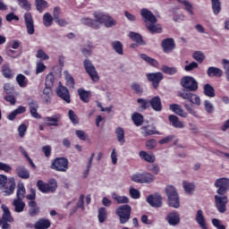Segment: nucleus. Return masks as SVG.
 I'll list each match as a JSON object with an SVG mask.
<instances>
[{"mask_svg":"<svg viewBox=\"0 0 229 229\" xmlns=\"http://www.w3.org/2000/svg\"><path fill=\"white\" fill-rule=\"evenodd\" d=\"M181 86L184 89L177 92L178 97L187 99L190 103L199 106L201 105V99L198 95L192 93L198 90V81L191 76H185L181 80Z\"/></svg>","mask_w":229,"mask_h":229,"instance_id":"nucleus-1","label":"nucleus"},{"mask_svg":"<svg viewBox=\"0 0 229 229\" xmlns=\"http://www.w3.org/2000/svg\"><path fill=\"white\" fill-rule=\"evenodd\" d=\"M141 16L145 19L146 27L151 33H162V27L157 24V17L148 9L140 11Z\"/></svg>","mask_w":229,"mask_h":229,"instance_id":"nucleus-2","label":"nucleus"},{"mask_svg":"<svg viewBox=\"0 0 229 229\" xmlns=\"http://www.w3.org/2000/svg\"><path fill=\"white\" fill-rule=\"evenodd\" d=\"M37 187L43 194H51L56 192L58 189V182L56 179H51L48 182H44L42 180L37 182Z\"/></svg>","mask_w":229,"mask_h":229,"instance_id":"nucleus-3","label":"nucleus"},{"mask_svg":"<svg viewBox=\"0 0 229 229\" xmlns=\"http://www.w3.org/2000/svg\"><path fill=\"white\" fill-rule=\"evenodd\" d=\"M50 168L59 173H67L69 169V159L67 157H55L52 161Z\"/></svg>","mask_w":229,"mask_h":229,"instance_id":"nucleus-4","label":"nucleus"},{"mask_svg":"<svg viewBox=\"0 0 229 229\" xmlns=\"http://www.w3.org/2000/svg\"><path fill=\"white\" fill-rule=\"evenodd\" d=\"M166 196L168 198L169 207L174 208H178L180 207V197H178V192L176 189L173 186H167L165 189Z\"/></svg>","mask_w":229,"mask_h":229,"instance_id":"nucleus-5","label":"nucleus"},{"mask_svg":"<svg viewBox=\"0 0 229 229\" xmlns=\"http://www.w3.org/2000/svg\"><path fill=\"white\" fill-rule=\"evenodd\" d=\"M7 182L8 177L4 174H0V189L2 191L4 190L5 196H12L15 192V181L11 182L9 186L6 185Z\"/></svg>","mask_w":229,"mask_h":229,"instance_id":"nucleus-6","label":"nucleus"},{"mask_svg":"<svg viewBox=\"0 0 229 229\" xmlns=\"http://www.w3.org/2000/svg\"><path fill=\"white\" fill-rule=\"evenodd\" d=\"M117 216H119L121 225H125L130 221L131 216V207L130 205H123L118 208Z\"/></svg>","mask_w":229,"mask_h":229,"instance_id":"nucleus-7","label":"nucleus"},{"mask_svg":"<svg viewBox=\"0 0 229 229\" xmlns=\"http://www.w3.org/2000/svg\"><path fill=\"white\" fill-rule=\"evenodd\" d=\"M94 18L99 24V28H101V24H105L106 28H112V26H114V20H112V17L108 14H105L104 13H94Z\"/></svg>","mask_w":229,"mask_h":229,"instance_id":"nucleus-8","label":"nucleus"},{"mask_svg":"<svg viewBox=\"0 0 229 229\" xmlns=\"http://www.w3.org/2000/svg\"><path fill=\"white\" fill-rule=\"evenodd\" d=\"M83 65L87 74H89L92 81H99V75L98 74V71H96V66H94L92 61L85 59Z\"/></svg>","mask_w":229,"mask_h":229,"instance_id":"nucleus-9","label":"nucleus"},{"mask_svg":"<svg viewBox=\"0 0 229 229\" xmlns=\"http://www.w3.org/2000/svg\"><path fill=\"white\" fill-rule=\"evenodd\" d=\"M215 205L220 214H225L226 205H228V197L226 195H215Z\"/></svg>","mask_w":229,"mask_h":229,"instance_id":"nucleus-10","label":"nucleus"},{"mask_svg":"<svg viewBox=\"0 0 229 229\" xmlns=\"http://www.w3.org/2000/svg\"><path fill=\"white\" fill-rule=\"evenodd\" d=\"M215 187L218 189L216 192L219 196H225L229 191V179L225 177L217 179L215 182Z\"/></svg>","mask_w":229,"mask_h":229,"instance_id":"nucleus-11","label":"nucleus"},{"mask_svg":"<svg viewBox=\"0 0 229 229\" xmlns=\"http://www.w3.org/2000/svg\"><path fill=\"white\" fill-rule=\"evenodd\" d=\"M55 92L57 96L63 99V101H65V103H71V94L69 93L67 87L60 84L56 88Z\"/></svg>","mask_w":229,"mask_h":229,"instance_id":"nucleus-12","label":"nucleus"},{"mask_svg":"<svg viewBox=\"0 0 229 229\" xmlns=\"http://www.w3.org/2000/svg\"><path fill=\"white\" fill-rule=\"evenodd\" d=\"M24 21H25V25L27 28L28 35H34L35 34V23L33 21V16L31 15V13H26L24 14Z\"/></svg>","mask_w":229,"mask_h":229,"instance_id":"nucleus-13","label":"nucleus"},{"mask_svg":"<svg viewBox=\"0 0 229 229\" xmlns=\"http://www.w3.org/2000/svg\"><path fill=\"white\" fill-rule=\"evenodd\" d=\"M164 75L162 72L156 73H147V80L152 82L154 89H158V85H160V81H162Z\"/></svg>","mask_w":229,"mask_h":229,"instance_id":"nucleus-14","label":"nucleus"},{"mask_svg":"<svg viewBox=\"0 0 229 229\" xmlns=\"http://www.w3.org/2000/svg\"><path fill=\"white\" fill-rule=\"evenodd\" d=\"M60 119H62V115H60V114H54L53 116L44 117V126H47L48 128H51V126H58Z\"/></svg>","mask_w":229,"mask_h":229,"instance_id":"nucleus-15","label":"nucleus"},{"mask_svg":"<svg viewBox=\"0 0 229 229\" xmlns=\"http://www.w3.org/2000/svg\"><path fill=\"white\" fill-rule=\"evenodd\" d=\"M28 215L30 217H37L40 214V207L37 204V201H29L28 202Z\"/></svg>","mask_w":229,"mask_h":229,"instance_id":"nucleus-16","label":"nucleus"},{"mask_svg":"<svg viewBox=\"0 0 229 229\" xmlns=\"http://www.w3.org/2000/svg\"><path fill=\"white\" fill-rule=\"evenodd\" d=\"M29 110L30 115L34 117V119H41L42 116L38 114V103L36 100H30L29 102Z\"/></svg>","mask_w":229,"mask_h":229,"instance_id":"nucleus-17","label":"nucleus"},{"mask_svg":"<svg viewBox=\"0 0 229 229\" xmlns=\"http://www.w3.org/2000/svg\"><path fill=\"white\" fill-rule=\"evenodd\" d=\"M195 221L196 223H198V225L200 226L201 229H208V225H207V219L203 215V210L199 209L197 211Z\"/></svg>","mask_w":229,"mask_h":229,"instance_id":"nucleus-18","label":"nucleus"},{"mask_svg":"<svg viewBox=\"0 0 229 229\" xmlns=\"http://www.w3.org/2000/svg\"><path fill=\"white\" fill-rule=\"evenodd\" d=\"M35 229H49L51 228V220L47 218H39L35 224H34Z\"/></svg>","mask_w":229,"mask_h":229,"instance_id":"nucleus-19","label":"nucleus"},{"mask_svg":"<svg viewBox=\"0 0 229 229\" xmlns=\"http://www.w3.org/2000/svg\"><path fill=\"white\" fill-rule=\"evenodd\" d=\"M81 24L88 26V28H93V30H99V23L96 20L84 17L81 19Z\"/></svg>","mask_w":229,"mask_h":229,"instance_id":"nucleus-20","label":"nucleus"},{"mask_svg":"<svg viewBox=\"0 0 229 229\" xmlns=\"http://www.w3.org/2000/svg\"><path fill=\"white\" fill-rule=\"evenodd\" d=\"M13 206L14 207V212L21 214V212H24V208H26V202L23 201L22 199H14Z\"/></svg>","mask_w":229,"mask_h":229,"instance_id":"nucleus-21","label":"nucleus"},{"mask_svg":"<svg viewBox=\"0 0 229 229\" xmlns=\"http://www.w3.org/2000/svg\"><path fill=\"white\" fill-rule=\"evenodd\" d=\"M147 201L151 207H162V197L160 195H150L147 198Z\"/></svg>","mask_w":229,"mask_h":229,"instance_id":"nucleus-22","label":"nucleus"},{"mask_svg":"<svg viewBox=\"0 0 229 229\" xmlns=\"http://www.w3.org/2000/svg\"><path fill=\"white\" fill-rule=\"evenodd\" d=\"M1 72H2V76H4V78H6L7 80H12L13 76H15L13 70L10 68V64H4L2 66Z\"/></svg>","mask_w":229,"mask_h":229,"instance_id":"nucleus-23","label":"nucleus"},{"mask_svg":"<svg viewBox=\"0 0 229 229\" xmlns=\"http://www.w3.org/2000/svg\"><path fill=\"white\" fill-rule=\"evenodd\" d=\"M2 221H5L8 223H13V216H12V213L10 212V208L6 205H2Z\"/></svg>","mask_w":229,"mask_h":229,"instance_id":"nucleus-24","label":"nucleus"},{"mask_svg":"<svg viewBox=\"0 0 229 229\" xmlns=\"http://www.w3.org/2000/svg\"><path fill=\"white\" fill-rule=\"evenodd\" d=\"M162 47L165 53H171L174 48V40H173V38H166L163 40Z\"/></svg>","mask_w":229,"mask_h":229,"instance_id":"nucleus-25","label":"nucleus"},{"mask_svg":"<svg viewBox=\"0 0 229 229\" xmlns=\"http://www.w3.org/2000/svg\"><path fill=\"white\" fill-rule=\"evenodd\" d=\"M16 174L22 180H28V178H30V171H28V169L22 165H18L16 167Z\"/></svg>","mask_w":229,"mask_h":229,"instance_id":"nucleus-26","label":"nucleus"},{"mask_svg":"<svg viewBox=\"0 0 229 229\" xmlns=\"http://www.w3.org/2000/svg\"><path fill=\"white\" fill-rule=\"evenodd\" d=\"M166 219L169 225H171L172 226H176V225L180 223V215L176 212H171L167 216Z\"/></svg>","mask_w":229,"mask_h":229,"instance_id":"nucleus-27","label":"nucleus"},{"mask_svg":"<svg viewBox=\"0 0 229 229\" xmlns=\"http://www.w3.org/2000/svg\"><path fill=\"white\" fill-rule=\"evenodd\" d=\"M78 94L81 101L83 103H89V101H90V91H87L83 88H81L78 89Z\"/></svg>","mask_w":229,"mask_h":229,"instance_id":"nucleus-28","label":"nucleus"},{"mask_svg":"<svg viewBox=\"0 0 229 229\" xmlns=\"http://www.w3.org/2000/svg\"><path fill=\"white\" fill-rule=\"evenodd\" d=\"M170 110H172V112L177 115H180V117H187V113H185V111H183L182 108V106L178 104L170 105Z\"/></svg>","mask_w":229,"mask_h":229,"instance_id":"nucleus-29","label":"nucleus"},{"mask_svg":"<svg viewBox=\"0 0 229 229\" xmlns=\"http://www.w3.org/2000/svg\"><path fill=\"white\" fill-rule=\"evenodd\" d=\"M169 121L174 128H185V124H183V122L180 121L178 119V116L176 115L171 114L169 116Z\"/></svg>","mask_w":229,"mask_h":229,"instance_id":"nucleus-30","label":"nucleus"},{"mask_svg":"<svg viewBox=\"0 0 229 229\" xmlns=\"http://www.w3.org/2000/svg\"><path fill=\"white\" fill-rule=\"evenodd\" d=\"M150 105L153 110H156L157 112H160V110H162V101L159 97H154L150 100Z\"/></svg>","mask_w":229,"mask_h":229,"instance_id":"nucleus-31","label":"nucleus"},{"mask_svg":"<svg viewBox=\"0 0 229 229\" xmlns=\"http://www.w3.org/2000/svg\"><path fill=\"white\" fill-rule=\"evenodd\" d=\"M16 81H17L19 87H21V89H25V87H28V83L30 81H28V78H26V76H24V74L19 73L16 76Z\"/></svg>","mask_w":229,"mask_h":229,"instance_id":"nucleus-32","label":"nucleus"},{"mask_svg":"<svg viewBox=\"0 0 229 229\" xmlns=\"http://www.w3.org/2000/svg\"><path fill=\"white\" fill-rule=\"evenodd\" d=\"M51 86H46L43 89V99L45 103L51 102V96H53V89H51Z\"/></svg>","mask_w":229,"mask_h":229,"instance_id":"nucleus-33","label":"nucleus"},{"mask_svg":"<svg viewBox=\"0 0 229 229\" xmlns=\"http://www.w3.org/2000/svg\"><path fill=\"white\" fill-rule=\"evenodd\" d=\"M208 76H216V78H221V76H223V70L216 67H209L208 69Z\"/></svg>","mask_w":229,"mask_h":229,"instance_id":"nucleus-34","label":"nucleus"},{"mask_svg":"<svg viewBox=\"0 0 229 229\" xmlns=\"http://www.w3.org/2000/svg\"><path fill=\"white\" fill-rule=\"evenodd\" d=\"M36 10L39 12V13H42L46 8H47V1L46 0H36Z\"/></svg>","mask_w":229,"mask_h":229,"instance_id":"nucleus-35","label":"nucleus"},{"mask_svg":"<svg viewBox=\"0 0 229 229\" xmlns=\"http://www.w3.org/2000/svg\"><path fill=\"white\" fill-rule=\"evenodd\" d=\"M26 195V188L23 183L18 184V189L16 192V199H24V196Z\"/></svg>","mask_w":229,"mask_h":229,"instance_id":"nucleus-36","label":"nucleus"},{"mask_svg":"<svg viewBox=\"0 0 229 229\" xmlns=\"http://www.w3.org/2000/svg\"><path fill=\"white\" fill-rule=\"evenodd\" d=\"M204 94L205 96H208V98H214L216 96V90L210 84H205Z\"/></svg>","mask_w":229,"mask_h":229,"instance_id":"nucleus-37","label":"nucleus"},{"mask_svg":"<svg viewBox=\"0 0 229 229\" xmlns=\"http://www.w3.org/2000/svg\"><path fill=\"white\" fill-rule=\"evenodd\" d=\"M53 21H55V18L51 15L49 13H46L43 15V23L46 28H49V26H52Z\"/></svg>","mask_w":229,"mask_h":229,"instance_id":"nucleus-38","label":"nucleus"},{"mask_svg":"<svg viewBox=\"0 0 229 229\" xmlns=\"http://www.w3.org/2000/svg\"><path fill=\"white\" fill-rule=\"evenodd\" d=\"M106 217H108L106 208H98V222L105 223V221H106Z\"/></svg>","mask_w":229,"mask_h":229,"instance_id":"nucleus-39","label":"nucleus"},{"mask_svg":"<svg viewBox=\"0 0 229 229\" xmlns=\"http://www.w3.org/2000/svg\"><path fill=\"white\" fill-rule=\"evenodd\" d=\"M131 119L136 126H140V124H142L144 122V117L139 113H134L131 116Z\"/></svg>","mask_w":229,"mask_h":229,"instance_id":"nucleus-40","label":"nucleus"},{"mask_svg":"<svg viewBox=\"0 0 229 229\" xmlns=\"http://www.w3.org/2000/svg\"><path fill=\"white\" fill-rule=\"evenodd\" d=\"M140 157L146 162H155V156H153L152 154H148L146 151H140Z\"/></svg>","mask_w":229,"mask_h":229,"instance_id":"nucleus-41","label":"nucleus"},{"mask_svg":"<svg viewBox=\"0 0 229 229\" xmlns=\"http://www.w3.org/2000/svg\"><path fill=\"white\" fill-rule=\"evenodd\" d=\"M116 139L118 142L123 146V144L125 142L124 140V130L122 128H117L116 129Z\"/></svg>","mask_w":229,"mask_h":229,"instance_id":"nucleus-42","label":"nucleus"},{"mask_svg":"<svg viewBox=\"0 0 229 229\" xmlns=\"http://www.w3.org/2000/svg\"><path fill=\"white\" fill-rule=\"evenodd\" d=\"M140 58L142 60H144L145 62H147V64H150V65H153V67H157L158 66V62H157V60L144 55V54H141L140 55Z\"/></svg>","mask_w":229,"mask_h":229,"instance_id":"nucleus-43","label":"nucleus"},{"mask_svg":"<svg viewBox=\"0 0 229 229\" xmlns=\"http://www.w3.org/2000/svg\"><path fill=\"white\" fill-rule=\"evenodd\" d=\"M65 74V80H66V85L69 87V89H74V78L69 74V72H64Z\"/></svg>","mask_w":229,"mask_h":229,"instance_id":"nucleus-44","label":"nucleus"},{"mask_svg":"<svg viewBox=\"0 0 229 229\" xmlns=\"http://www.w3.org/2000/svg\"><path fill=\"white\" fill-rule=\"evenodd\" d=\"M45 85L46 87H53L55 85V74H53V72L47 75Z\"/></svg>","mask_w":229,"mask_h":229,"instance_id":"nucleus-45","label":"nucleus"},{"mask_svg":"<svg viewBox=\"0 0 229 229\" xmlns=\"http://www.w3.org/2000/svg\"><path fill=\"white\" fill-rule=\"evenodd\" d=\"M212 2V8L215 15H217L219 12H221V3L219 0H211Z\"/></svg>","mask_w":229,"mask_h":229,"instance_id":"nucleus-46","label":"nucleus"},{"mask_svg":"<svg viewBox=\"0 0 229 229\" xmlns=\"http://www.w3.org/2000/svg\"><path fill=\"white\" fill-rule=\"evenodd\" d=\"M19 3V5L23 10H26L27 12H30L31 10V4L28 2V0H17Z\"/></svg>","mask_w":229,"mask_h":229,"instance_id":"nucleus-47","label":"nucleus"},{"mask_svg":"<svg viewBox=\"0 0 229 229\" xmlns=\"http://www.w3.org/2000/svg\"><path fill=\"white\" fill-rule=\"evenodd\" d=\"M161 71L165 72V74H176L178 72V70L174 67H168V66H163L161 68Z\"/></svg>","mask_w":229,"mask_h":229,"instance_id":"nucleus-48","label":"nucleus"},{"mask_svg":"<svg viewBox=\"0 0 229 229\" xmlns=\"http://www.w3.org/2000/svg\"><path fill=\"white\" fill-rule=\"evenodd\" d=\"M68 116H69L70 121L72 123V124H78V123H80L78 121V115H76L74 111H72V109H70L68 111Z\"/></svg>","mask_w":229,"mask_h":229,"instance_id":"nucleus-49","label":"nucleus"},{"mask_svg":"<svg viewBox=\"0 0 229 229\" xmlns=\"http://www.w3.org/2000/svg\"><path fill=\"white\" fill-rule=\"evenodd\" d=\"M130 38L133 40L134 42H137V44H140L142 42V36L140 34H137L135 32H131L129 34Z\"/></svg>","mask_w":229,"mask_h":229,"instance_id":"nucleus-50","label":"nucleus"},{"mask_svg":"<svg viewBox=\"0 0 229 229\" xmlns=\"http://www.w3.org/2000/svg\"><path fill=\"white\" fill-rule=\"evenodd\" d=\"M26 131H28V126L26 125V123H21L18 127V132L21 139H22L26 135Z\"/></svg>","mask_w":229,"mask_h":229,"instance_id":"nucleus-51","label":"nucleus"},{"mask_svg":"<svg viewBox=\"0 0 229 229\" xmlns=\"http://www.w3.org/2000/svg\"><path fill=\"white\" fill-rule=\"evenodd\" d=\"M212 225L216 229H226V226H225V225H223V222L217 218L212 219Z\"/></svg>","mask_w":229,"mask_h":229,"instance_id":"nucleus-52","label":"nucleus"},{"mask_svg":"<svg viewBox=\"0 0 229 229\" xmlns=\"http://www.w3.org/2000/svg\"><path fill=\"white\" fill-rule=\"evenodd\" d=\"M179 3H181L182 4V6H184L185 10L188 11V13H190V15H192L194 13H192V4H191V3H189L188 1L185 0H179Z\"/></svg>","mask_w":229,"mask_h":229,"instance_id":"nucleus-53","label":"nucleus"},{"mask_svg":"<svg viewBox=\"0 0 229 229\" xmlns=\"http://www.w3.org/2000/svg\"><path fill=\"white\" fill-rule=\"evenodd\" d=\"M182 185H183V189H184L185 192H187V194H191V192H192V191H194L193 183L183 182Z\"/></svg>","mask_w":229,"mask_h":229,"instance_id":"nucleus-54","label":"nucleus"},{"mask_svg":"<svg viewBox=\"0 0 229 229\" xmlns=\"http://www.w3.org/2000/svg\"><path fill=\"white\" fill-rule=\"evenodd\" d=\"M36 56L40 60H49V55H47V54H46L42 49L38 50Z\"/></svg>","mask_w":229,"mask_h":229,"instance_id":"nucleus-55","label":"nucleus"},{"mask_svg":"<svg viewBox=\"0 0 229 229\" xmlns=\"http://www.w3.org/2000/svg\"><path fill=\"white\" fill-rule=\"evenodd\" d=\"M4 99L7 101V103H10V105H15V103H17V99H15V96L13 95V93L4 96Z\"/></svg>","mask_w":229,"mask_h":229,"instance_id":"nucleus-56","label":"nucleus"},{"mask_svg":"<svg viewBox=\"0 0 229 229\" xmlns=\"http://www.w3.org/2000/svg\"><path fill=\"white\" fill-rule=\"evenodd\" d=\"M193 58L194 60L201 64V62L205 60V55L200 51H198L193 54Z\"/></svg>","mask_w":229,"mask_h":229,"instance_id":"nucleus-57","label":"nucleus"},{"mask_svg":"<svg viewBox=\"0 0 229 229\" xmlns=\"http://www.w3.org/2000/svg\"><path fill=\"white\" fill-rule=\"evenodd\" d=\"M131 180L132 182H136L137 183H143L144 174H135L131 176Z\"/></svg>","mask_w":229,"mask_h":229,"instance_id":"nucleus-58","label":"nucleus"},{"mask_svg":"<svg viewBox=\"0 0 229 229\" xmlns=\"http://www.w3.org/2000/svg\"><path fill=\"white\" fill-rule=\"evenodd\" d=\"M130 196L133 199H139V198H140V191H139V190H137V189L131 188L130 189Z\"/></svg>","mask_w":229,"mask_h":229,"instance_id":"nucleus-59","label":"nucleus"},{"mask_svg":"<svg viewBox=\"0 0 229 229\" xmlns=\"http://www.w3.org/2000/svg\"><path fill=\"white\" fill-rule=\"evenodd\" d=\"M75 135L78 137V139H80L81 140H87V137H89V135H87L85 133V131H81V130H77L75 131Z\"/></svg>","mask_w":229,"mask_h":229,"instance_id":"nucleus-60","label":"nucleus"},{"mask_svg":"<svg viewBox=\"0 0 229 229\" xmlns=\"http://www.w3.org/2000/svg\"><path fill=\"white\" fill-rule=\"evenodd\" d=\"M222 64H223L224 69L225 71L226 80H227V81H229V61L226 59H224L222 61Z\"/></svg>","mask_w":229,"mask_h":229,"instance_id":"nucleus-61","label":"nucleus"},{"mask_svg":"<svg viewBox=\"0 0 229 229\" xmlns=\"http://www.w3.org/2000/svg\"><path fill=\"white\" fill-rule=\"evenodd\" d=\"M131 89H132L134 90V92L139 95L142 94V92H143L142 87H140V85H139L137 83H132L131 85Z\"/></svg>","mask_w":229,"mask_h":229,"instance_id":"nucleus-62","label":"nucleus"},{"mask_svg":"<svg viewBox=\"0 0 229 229\" xmlns=\"http://www.w3.org/2000/svg\"><path fill=\"white\" fill-rule=\"evenodd\" d=\"M144 135H158V131L157 130L148 129V127H143Z\"/></svg>","mask_w":229,"mask_h":229,"instance_id":"nucleus-63","label":"nucleus"},{"mask_svg":"<svg viewBox=\"0 0 229 229\" xmlns=\"http://www.w3.org/2000/svg\"><path fill=\"white\" fill-rule=\"evenodd\" d=\"M4 92H5V94H13V86H12V84L10 83H5L4 85Z\"/></svg>","mask_w":229,"mask_h":229,"instance_id":"nucleus-64","label":"nucleus"}]
</instances>
